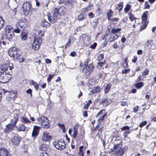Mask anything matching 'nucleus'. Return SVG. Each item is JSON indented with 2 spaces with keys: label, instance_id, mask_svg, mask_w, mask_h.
Segmentation results:
<instances>
[{
  "label": "nucleus",
  "instance_id": "nucleus-23",
  "mask_svg": "<svg viewBox=\"0 0 156 156\" xmlns=\"http://www.w3.org/2000/svg\"><path fill=\"white\" fill-rule=\"evenodd\" d=\"M134 86L137 89H140L144 86V83L142 82L136 83L134 84Z\"/></svg>",
  "mask_w": 156,
  "mask_h": 156
},
{
  "label": "nucleus",
  "instance_id": "nucleus-57",
  "mask_svg": "<svg viewBox=\"0 0 156 156\" xmlns=\"http://www.w3.org/2000/svg\"><path fill=\"white\" fill-rule=\"evenodd\" d=\"M86 40V41H84V46H87L90 44V40Z\"/></svg>",
  "mask_w": 156,
  "mask_h": 156
},
{
  "label": "nucleus",
  "instance_id": "nucleus-9",
  "mask_svg": "<svg viewBox=\"0 0 156 156\" xmlns=\"http://www.w3.org/2000/svg\"><path fill=\"white\" fill-rule=\"evenodd\" d=\"M31 5L29 2H25L23 6V11L25 15H27L30 11Z\"/></svg>",
  "mask_w": 156,
  "mask_h": 156
},
{
  "label": "nucleus",
  "instance_id": "nucleus-62",
  "mask_svg": "<svg viewBox=\"0 0 156 156\" xmlns=\"http://www.w3.org/2000/svg\"><path fill=\"white\" fill-rule=\"evenodd\" d=\"M26 93L27 94H30V97H32V90L30 89H29L27 90L26 91Z\"/></svg>",
  "mask_w": 156,
  "mask_h": 156
},
{
  "label": "nucleus",
  "instance_id": "nucleus-6",
  "mask_svg": "<svg viewBox=\"0 0 156 156\" xmlns=\"http://www.w3.org/2000/svg\"><path fill=\"white\" fill-rule=\"evenodd\" d=\"M11 76L9 73H5L4 75H0V82L2 83L7 82L10 80Z\"/></svg>",
  "mask_w": 156,
  "mask_h": 156
},
{
  "label": "nucleus",
  "instance_id": "nucleus-32",
  "mask_svg": "<svg viewBox=\"0 0 156 156\" xmlns=\"http://www.w3.org/2000/svg\"><path fill=\"white\" fill-rule=\"evenodd\" d=\"M53 15L52 16L53 19L52 20L53 22H55L57 19H58L60 18L59 13H53Z\"/></svg>",
  "mask_w": 156,
  "mask_h": 156
},
{
  "label": "nucleus",
  "instance_id": "nucleus-16",
  "mask_svg": "<svg viewBox=\"0 0 156 156\" xmlns=\"http://www.w3.org/2000/svg\"><path fill=\"white\" fill-rule=\"evenodd\" d=\"M13 32L6 33L5 34H2L1 35L2 39L6 38L7 39H11L14 36Z\"/></svg>",
  "mask_w": 156,
  "mask_h": 156
},
{
  "label": "nucleus",
  "instance_id": "nucleus-15",
  "mask_svg": "<svg viewBox=\"0 0 156 156\" xmlns=\"http://www.w3.org/2000/svg\"><path fill=\"white\" fill-rule=\"evenodd\" d=\"M19 121V115L17 113L13 114L12 118L11 119L10 123L16 126L17 122Z\"/></svg>",
  "mask_w": 156,
  "mask_h": 156
},
{
  "label": "nucleus",
  "instance_id": "nucleus-33",
  "mask_svg": "<svg viewBox=\"0 0 156 156\" xmlns=\"http://www.w3.org/2000/svg\"><path fill=\"white\" fill-rule=\"evenodd\" d=\"M26 128L25 126L22 124H20L19 126L18 130L20 131H26Z\"/></svg>",
  "mask_w": 156,
  "mask_h": 156
},
{
  "label": "nucleus",
  "instance_id": "nucleus-46",
  "mask_svg": "<svg viewBox=\"0 0 156 156\" xmlns=\"http://www.w3.org/2000/svg\"><path fill=\"white\" fill-rule=\"evenodd\" d=\"M98 23L99 22L98 19H95L94 20L92 23L93 27H96Z\"/></svg>",
  "mask_w": 156,
  "mask_h": 156
},
{
  "label": "nucleus",
  "instance_id": "nucleus-26",
  "mask_svg": "<svg viewBox=\"0 0 156 156\" xmlns=\"http://www.w3.org/2000/svg\"><path fill=\"white\" fill-rule=\"evenodd\" d=\"M41 26L43 27L48 28L49 27L50 23L45 20H43L41 23Z\"/></svg>",
  "mask_w": 156,
  "mask_h": 156
},
{
  "label": "nucleus",
  "instance_id": "nucleus-64",
  "mask_svg": "<svg viewBox=\"0 0 156 156\" xmlns=\"http://www.w3.org/2000/svg\"><path fill=\"white\" fill-rule=\"evenodd\" d=\"M40 156H49V155L47 152H42L41 153Z\"/></svg>",
  "mask_w": 156,
  "mask_h": 156
},
{
  "label": "nucleus",
  "instance_id": "nucleus-17",
  "mask_svg": "<svg viewBox=\"0 0 156 156\" xmlns=\"http://www.w3.org/2000/svg\"><path fill=\"white\" fill-rule=\"evenodd\" d=\"M15 126L14 125L9 123L6 126V128L4 129V131L7 133L12 132Z\"/></svg>",
  "mask_w": 156,
  "mask_h": 156
},
{
  "label": "nucleus",
  "instance_id": "nucleus-10",
  "mask_svg": "<svg viewBox=\"0 0 156 156\" xmlns=\"http://www.w3.org/2000/svg\"><path fill=\"white\" fill-rule=\"evenodd\" d=\"M21 139L18 134L14 136L11 139V142L13 145L15 146L18 145Z\"/></svg>",
  "mask_w": 156,
  "mask_h": 156
},
{
  "label": "nucleus",
  "instance_id": "nucleus-28",
  "mask_svg": "<svg viewBox=\"0 0 156 156\" xmlns=\"http://www.w3.org/2000/svg\"><path fill=\"white\" fill-rule=\"evenodd\" d=\"M31 84L33 86L36 91H37L39 89V86L36 82L33 80H31Z\"/></svg>",
  "mask_w": 156,
  "mask_h": 156
},
{
  "label": "nucleus",
  "instance_id": "nucleus-2",
  "mask_svg": "<svg viewBox=\"0 0 156 156\" xmlns=\"http://www.w3.org/2000/svg\"><path fill=\"white\" fill-rule=\"evenodd\" d=\"M8 54L14 60L19 59V61L20 62H22L24 61V58H20V55L19 54L18 49L16 47H13L10 48L8 51Z\"/></svg>",
  "mask_w": 156,
  "mask_h": 156
},
{
  "label": "nucleus",
  "instance_id": "nucleus-39",
  "mask_svg": "<svg viewBox=\"0 0 156 156\" xmlns=\"http://www.w3.org/2000/svg\"><path fill=\"white\" fill-rule=\"evenodd\" d=\"M92 103V101L91 100H90L88 101V103L85 104L84 105L83 109H84L87 110L90 104Z\"/></svg>",
  "mask_w": 156,
  "mask_h": 156
},
{
  "label": "nucleus",
  "instance_id": "nucleus-18",
  "mask_svg": "<svg viewBox=\"0 0 156 156\" xmlns=\"http://www.w3.org/2000/svg\"><path fill=\"white\" fill-rule=\"evenodd\" d=\"M51 138V136L49 135L48 133L44 132L43 133V136L41 138V140L45 142L48 141Z\"/></svg>",
  "mask_w": 156,
  "mask_h": 156
},
{
  "label": "nucleus",
  "instance_id": "nucleus-5",
  "mask_svg": "<svg viewBox=\"0 0 156 156\" xmlns=\"http://www.w3.org/2000/svg\"><path fill=\"white\" fill-rule=\"evenodd\" d=\"M55 147L57 149L62 150L66 148V145L64 140L60 139L57 142H55Z\"/></svg>",
  "mask_w": 156,
  "mask_h": 156
},
{
  "label": "nucleus",
  "instance_id": "nucleus-27",
  "mask_svg": "<svg viewBox=\"0 0 156 156\" xmlns=\"http://www.w3.org/2000/svg\"><path fill=\"white\" fill-rule=\"evenodd\" d=\"M59 12L61 13V15H64L66 13V8L63 6L60 7L59 9Z\"/></svg>",
  "mask_w": 156,
  "mask_h": 156
},
{
  "label": "nucleus",
  "instance_id": "nucleus-49",
  "mask_svg": "<svg viewBox=\"0 0 156 156\" xmlns=\"http://www.w3.org/2000/svg\"><path fill=\"white\" fill-rule=\"evenodd\" d=\"M22 39H26L27 38V34L25 32H22L21 34Z\"/></svg>",
  "mask_w": 156,
  "mask_h": 156
},
{
  "label": "nucleus",
  "instance_id": "nucleus-53",
  "mask_svg": "<svg viewBox=\"0 0 156 156\" xmlns=\"http://www.w3.org/2000/svg\"><path fill=\"white\" fill-rule=\"evenodd\" d=\"M85 18L82 14H80L78 16V19L79 20L81 21L84 19Z\"/></svg>",
  "mask_w": 156,
  "mask_h": 156
},
{
  "label": "nucleus",
  "instance_id": "nucleus-56",
  "mask_svg": "<svg viewBox=\"0 0 156 156\" xmlns=\"http://www.w3.org/2000/svg\"><path fill=\"white\" fill-rule=\"evenodd\" d=\"M104 74V71H102L101 72L99 73L98 74V78L99 79H101L102 78Z\"/></svg>",
  "mask_w": 156,
  "mask_h": 156
},
{
  "label": "nucleus",
  "instance_id": "nucleus-38",
  "mask_svg": "<svg viewBox=\"0 0 156 156\" xmlns=\"http://www.w3.org/2000/svg\"><path fill=\"white\" fill-rule=\"evenodd\" d=\"M128 14L129 15V18L131 21L136 20L138 19L135 17L134 15L132 14L131 12L129 13Z\"/></svg>",
  "mask_w": 156,
  "mask_h": 156
},
{
  "label": "nucleus",
  "instance_id": "nucleus-61",
  "mask_svg": "<svg viewBox=\"0 0 156 156\" xmlns=\"http://www.w3.org/2000/svg\"><path fill=\"white\" fill-rule=\"evenodd\" d=\"M70 40H69L68 41V42L66 44L65 47V49L70 46L71 45V42Z\"/></svg>",
  "mask_w": 156,
  "mask_h": 156
},
{
  "label": "nucleus",
  "instance_id": "nucleus-12",
  "mask_svg": "<svg viewBox=\"0 0 156 156\" xmlns=\"http://www.w3.org/2000/svg\"><path fill=\"white\" fill-rule=\"evenodd\" d=\"M9 94L7 97V98L8 101H11L13 99H15L17 95V92L16 91H10L9 92Z\"/></svg>",
  "mask_w": 156,
  "mask_h": 156
},
{
  "label": "nucleus",
  "instance_id": "nucleus-59",
  "mask_svg": "<svg viewBox=\"0 0 156 156\" xmlns=\"http://www.w3.org/2000/svg\"><path fill=\"white\" fill-rule=\"evenodd\" d=\"M139 107L138 106H136L133 108V112L135 113H137L138 111Z\"/></svg>",
  "mask_w": 156,
  "mask_h": 156
},
{
  "label": "nucleus",
  "instance_id": "nucleus-1",
  "mask_svg": "<svg viewBox=\"0 0 156 156\" xmlns=\"http://www.w3.org/2000/svg\"><path fill=\"white\" fill-rule=\"evenodd\" d=\"M112 137L115 138V140L119 141L120 142L119 144H114L112 148L109 151V153L114 152L113 154L116 156H122L125 153V152L128 149V147L126 146L122 147L123 142L122 140H121V137L119 135L116 136H113Z\"/></svg>",
  "mask_w": 156,
  "mask_h": 156
},
{
  "label": "nucleus",
  "instance_id": "nucleus-41",
  "mask_svg": "<svg viewBox=\"0 0 156 156\" xmlns=\"http://www.w3.org/2000/svg\"><path fill=\"white\" fill-rule=\"evenodd\" d=\"M5 22L3 18L0 17V30L3 27L4 24Z\"/></svg>",
  "mask_w": 156,
  "mask_h": 156
},
{
  "label": "nucleus",
  "instance_id": "nucleus-29",
  "mask_svg": "<svg viewBox=\"0 0 156 156\" xmlns=\"http://www.w3.org/2000/svg\"><path fill=\"white\" fill-rule=\"evenodd\" d=\"M20 121L25 124L28 123L30 122V121L27 118L23 116L21 117Z\"/></svg>",
  "mask_w": 156,
  "mask_h": 156
},
{
  "label": "nucleus",
  "instance_id": "nucleus-45",
  "mask_svg": "<svg viewBox=\"0 0 156 156\" xmlns=\"http://www.w3.org/2000/svg\"><path fill=\"white\" fill-rule=\"evenodd\" d=\"M112 11L111 10H110L107 13V15L108 20H109V18L111 17L112 15Z\"/></svg>",
  "mask_w": 156,
  "mask_h": 156
},
{
  "label": "nucleus",
  "instance_id": "nucleus-51",
  "mask_svg": "<svg viewBox=\"0 0 156 156\" xmlns=\"http://www.w3.org/2000/svg\"><path fill=\"white\" fill-rule=\"evenodd\" d=\"M90 61V58H87L86 59V61L84 63V66L85 67L88 66V63Z\"/></svg>",
  "mask_w": 156,
  "mask_h": 156
},
{
  "label": "nucleus",
  "instance_id": "nucleus-48",
  "mask_svg": "<svg viewBox=\"0 0 156 156\" xmlns=\"http://www.w3.org/2000/svg\"><path fill=\"white\" fill-rule=\"evenodd\" d=\"M121 129L122 131L129 130L130 129V127L128 126H123L122 127H121Z\"/></svg>",
  "mask_w": 156,
  "mask_h": 156
},
{
  "label": "nucleus",
  "instance_id": "nucleus-11",
  "mask_svg": "<svg viewBox=\"0 0 156 156\" xmlns=\"http://www.w3.org/2000/svg\"><path fill=\"white\" fill-rule=\"evenodd\" d=\"M42 40H34L32 44V48L35 50H37L42 43Z\"/></svg>",
  "mask_w": 156,
  "mask_h": 156
},
{
  "label": "nucleus",
  "instance_id": "nucleus-54",
  "mask_svg": "<svg viewBox=\"0 0 156 156\" xmlns=\"http://www.w3.org/2000/svg\"><path fill=\"white\" fill-rule=\"evenodd\" d=\"M147 122L146 121H144L143 122H141L139 125V126L140 128H142L144 126L147 124Z\"/></svg>",
  "mask_w": 156,
  "mask_h": 156
},
{
  "label": "nucleus",
  "instance_id": "nucleus-19",
  "mask_svg": "<svg viewBox=\"0 0 156 156\" xmlns=\"http://www.w3.org/2000/svg\"><path fill=\"white\" fill-rule=\"evenodd\" d=\"M49 149L48 146L46 144H43L39 147V149L41 151H44V152H47Z\"/></svg>",
  "mask_w": 156,
  "mask_h": 156
},
{
  "label": "nucleus",
  "instance_id": "nucleus-58",
  "mask_svg": "<svg viewBox=\"0 0 156 156\" xmlns=\"http://www.w3.org/2000/svg\"><path fill=\"white\" fill-rule=\"evenodd\" d=\"M97 45V43L96 42H94L93 44H91L90 46V48L92 49H94L96 48Z\"/></svg>",
  "mask_w": 156,
  "mask_h": 156
},
{
  "label": "nucleus",
  "instance_id": "nucleus-31",
  "mask_svg": "<svg viewBox=\"0 0 156 156\" xmlns=\"http://www.w3.org/2000/svg\"><path fill=\"white\" fill-rule=\"evenodd\" d=\"M85 132L84 130H82L81 132L78 135V138L79 140H83L84 138Z\"/></svg>",
  "mask_w": 156,
  "mask_h": 156
},
{
  "label": "nucleus",
  "instance_id": "nucleus-63",
  "mask_svg": "<svg viewBox=\"0 0 156 156\" xmlns=\"http://www.w3.org/2000/svg\"><path fill=\"white\" fill-rule=\"evenodd\" d=\"M120 102L121 103L120 105L122 106H125L126 105L127 106L128 105H127V102L126 101H121Z\"/></svg>",
  "mask_w": 156,
  "mask_h": 156
},
{
  "label": "nucleus",
  "instance_id": "nucleus-24",
  "mask_svg": "<svg viewBox=\"0 0 156 156\" xmlns=\"http://www.w3.org/2000/svg\"><path fill=\"white\" fill-rule=\"evenodd\" d=\"M112 85L110 83L107 84L105 87L104 91L105 94H107L109 92L111 88Z\"/></svg>",
  "mask_w": 156,
  "mask_h": 156
},
{
  "label": "nucleus",
  "instance_id": "nucleus-37",
  "mask_svg": "<svg viewBox=\"0 0 156 156\" xmlns=\"http://www.w3.org/2000/svg\"><path fill=\"white\" fill-rule=\"evenodd\" d=\"M43 83L44 82L43 80H41L38 82L39 86H41V88L42 89L45 88L46 87V83Z\"/></svg>",
  "mask_w": 156,
  "mask_h": 156
},
{
  "label": "nucleus",
  "instance_id": "nucleus-42",
  "mask_svg": "<svg viewBox=\"0 0 156 156\" xmlns=\"http://www.w3.org/2000/svg\"><path fill=\"white\" fill-rule=\"evenodd\" d=\"M104 58V55L103 54H101L97 57V60L99 62L102 61Z\"/></svg>",
  "mask_w": 156,
  "mask_h": 156
},
{
  "label": "nucleus",
  "instance_id": "nucleus-44",
  "mask_svg": "<svg viewBox=\"0 0 156 156\" xmlns=\"http://www.w3.org/2000/svg\"><path fill=\"white\" fill-rule=\"evenodd\" d=\"M121 30V29L120 28L116 29L113 28L111 30V32L112 33H118Z\"/></svg>",
  "mask_w": 156,
  "mask_h": 156
},
{
  "label": "nucleus",
  "instance_id": "nucleus-22",
  "mask_svg": "<svg viewBox=\"0 0 156 156\" xmlns=\"http://www.w3.org/2000/svg\"><path fill=\"white\" fill-rule=\"evenodd\" d=\"M128 58L127 57H125L123 62L122 64V66L124 68H127L128 66Z\"/></svg>",
  "mask_w": 156,
  "mask_h": 156
},
{
  "label": "nucleus",
  "instance_id": "nucleus-3",
  "mask_svg": "<svg viewBox=\"0 0 156 156\" xmlns=\"http://www.w3.org/2000/svg\"><path fill=\"white\" fill-rule=\"evenodd\" d=\"M38 123L44 128H48L50 127L49 121L47 118L43 116L37 119Z\"/></svg>",
  "mask_w": 156,
  "mask_h": 156
},
{
  "label": "nucleus",
  "instance_id": "nucleus-36",
  "mask_svg": "<svg viewBox=\"0 0 156 156\" xmlns=\"http://www.w3.org/2000/svg\"><path fill=\"white\" fill-rule=\"evenodd\" d=\"M105 60H104L103 62H99L98 63V65L101 69H103L104 68L103 66L105 65Z\"/></svg>",
  "mask_w": 156,
  "mask_h": 156
},
{
  "label": "nucleus",
  "instance_id": "nucleus-30",
  "mask_svg": "<svg viewBox=\"0 0 156 156\" xmlns=\"http://www.w3.org/2000/svg\"><path fill=\"white\" fill-rule=\"evenodd\" d=\"M5 31L6 33L13 31V28L12 26L10 25L6 26L5 28Z\"/></svg>",
  "mask_w": 156,
  "mask_h": 156
},
{
  "label": "nucleus",
  "instance_id": "nucleus-43",
  "mask_svg": "<svg viewBox=\"0 0 156 156\" xmlns=\"http://www.w3.org/2000/svg\"><path fill=\"white\" fill-rule=\"evenodd\" d=\"M131 133V131L129 130H126L123 133V136L124 137V138L125 139L126 138H128V135Z\"/></svg>",
  "mask_w": 156,
  "mask_h": 156
},
{
  "label": "nucleus",
  "instance_id": "nucleus-52",
  "mask_svg": "<svg viewBox=\"0 0 156 156\" xmlns=\"http://www.w3.org/2000/svg\"><path fill=\"white\" fill-rule=\"evenodd\" d=\"M55 74L51 75L50 74L48 76L47 79V81L48 83H49L50 82L51 80L53 78V76L55 75Z\"/></svg>",
  "mask_w": 156,
  "mask_h": 156
},
{
  "label": "nucleus",
  "instance_id": "nucleus-35",
  "mask_svg": "<svg viewBox=\"0 0 156 156\" xmlns=\"http://www.w3.org/2000/svg\"><path fill=\"white\" fill-rule=\"evenodd\" d=\"M74 0H66L64 2V4L66 5H71L74 4Z\"/></svg>",
  "mask_w": 156,
  "mask_h": 156
},
{
  "label": "nucleus",
  "instance_id": "nucleus-34",
  "mask_svg": "<svg viewBox=\"0 0 156 156\" xmlns=\"http://www.w3.org/2000/svg\"><path fill=\"white\" fill-rule=\"evenodd\" d=\"M149 21H146L145 22H142V24L140 27V30L142 31L145 29L147 27L148 23Z\"/></svg>",
  "mask_w": 156,
  "mask_h": 156
},
{
  "label": "nucleus",
  "instance_id": "nucleus-4",
  "mask_svg": "<svg viewBox=\"0 0 156 156\" xmlns=\"http://www.w3.org/2000/svg\"><path fill=\"white\" fill-rule=\"evenodd\" d=\"M102 115L100 116L98 119L97 121L98 122L100 123L104 121L105 119V117L107 115V112H106L105 109H102L99 111L98 112L96 115V117H98L100 115Z\"/></svg>",
  "mask_w": 156,
  "mask_h": 156
},
{
  "label": "nucleus",
  "instance_id": "nucleus-7",
  "mask_svg": "<svg viewBox=\"0 0 156 156\" xmlns=\"http://www.w3.org/2000/svg\"><path fill=\"white\" fill-rule=\"evenodd\" d=\"M41 127L39 126H34L32 133V137L34 140L35 139L39 134Z\"/></svg>",
  "mask_w": 156,
  "mask_h": 156
},
{
  "label": "nucleus",
  "instance_id": "nucleus-50",
  "mask_svg": "<svg viewBox=\"0 0 156 156\" xmlns=\"http://www.w3.org/2000/svg\"><path fill=\"white\" fill-rule=\"evenodd\" d=\"M4 66H5L6 67H5V68H3V69L5 70H6L9 67V70H11L12 69L13 67V66L12 64V66H7L6 64L3 66V67H4Z\"/></svg>",
  "mask_w": 156,
  "mask_h": 156
},
{
  "label": "nucleus",
  "instance_id": "nucleus-25",
  "mask_svg": "<svg viewBox=\"0 0 156 156\" xmlns=\"http://www.w3.org/2000/svg\"><path fill=\"white\" fill-rule=\"evenodd\" d=\"M78 126L77 125V127H76V126H75L73 128V134L72 136L73 138H75L77 136V134L78 132Z\"/></svg>",
  "mask_w": 156,
  "mask_h": 156
},
{
  "label": "nucleus",
  "instance_id": "nucleus-40",
  "mask_svg": "<svg viewBox=\"0 0 156 156\" xmlns=\"http://www.w3.org/2000/svg\"><path fill=\"white\" fill-rule=\"evenodd\" d=\"M153 44V41L151 40L148 41L146 43V45L149 48L151 47Z\"/></svg>",
  "mask_w": 156,
  "mask_h": 156
},
{
  "label": "nucleus",
  "instance_id": "nucleus-47",
  "mask_svg": "<svg viewBox=\"0 0 156 156\" xmlns=\"http://www.w3.org/2000/svg\"><path fill=\"white\" fill-rule=\"evenodd\" d=\"M131 7V5L129 4L126 5V7L124 8V10L126 13L129 10Z\"/></svg>",
  "mask_w": 156,
  "mask_h": 156
},
{
  "label": "nucleus",
  "instance_id": "nucleus-20",
  "mask_svg": "<svg viewBox=\"0 0 156 156\" xmlns=\"http://www.w3.org/2000/svg\"><path fill=\"white\" fill-rule=\"evenodd\" d=\"M101 90L100 87V86L95 87L90 91L92 94H94L95 93H97L100 91Z\"/></svg>",
  "mask_w": 156,
  "mask_h": 156
},
{
  "label": "nucleus",
  "instance_id": "nucleus-55",
  "mask_svg": "<svg viewBox=\"0 0 156 156\" xmlns=\"http://www.w3.org/2000/svg\"><path fill=\"white\" fill-rule=\"evenodd\" d=\"M130 71V69H125L122 71V74H126L127 73L129 72Z\"/></svg>",
  "mask_w": 156,
  "mask_h": 156
},
{
  "label": "nucleus",
  "instance_id": "nucleus-14",
  "mask_svg": "<svg viewBox=\"0 0 156 156\" xmlns=\"http://www.w3.org/2000/svg\"><path fill=\"white\" fill-rule=\"evenodd\" d=\"M10 152L6 148H0V156H11Z\"/></svg>",
  "mask_w": 156,
  "mask_h": 156
},
{
  "label": "nucleus",
  "instance_id": "nucleus-13",
  "mask_svg": "<svg viewBox=\"0 0 156 156\" xmlns=\"http://www.w3.org/2000/svg\"><path fill=\"white\" fill-rule=\"evenodd\" d=\"M28 22L25 18H23L21 20H19L17 23V25L20 26L22 28H23L27 25Z\"/></svg>",
  "mask_w": 156,
  "mask_h": 156
},
{
  "label": "nucleus",
  "instance_id": "nucleus-21",
  "mask_svg": "<svg viewBox=\"0 0 156 156\" xmlns=\"http://www.w3.org/2000/svg\"><path fill=\"white\" fill-rule=\"evenodd\" d=\"M148 15V11H145L141 17V19L142 22H145L146 21H148L147 20V16Z\"/></svg>",
  "mask_w": 156,
  "mask_h": 156
},
{
  "label": "nucleus",
  "instance_id": "nucleus-8",
  "mask_svg": "<svg viewBox=\"0 0 156 156\" xmlns=\"http://www.w3.org/2000/svg\"><path fill=\"white\" fill-rule=\"evenodd\" d=\"M94 66L92 63L90 64L84 68L83 70L85 69L84 73L86 75H90L93 72L94 69Z\"/></svg>",
  "mask_w": 156,
  "mask_h": 156
},
{
  "label": "nucleus",
  "instance_id": "nucleus-60",
  "mask_svg": "<svg viewBox=\"0 0 156 156\" xmlns=\"http://www.w3.org/2000/svg\"><path fill=\"white\" fill-rule=\"evenodd\" d=\"M123 8V6L121 4H119L117 7V9L119 12H120Z\"/></svg>",
  "mask_w": 156,
  "mask_h": 156
}]
</instances>
